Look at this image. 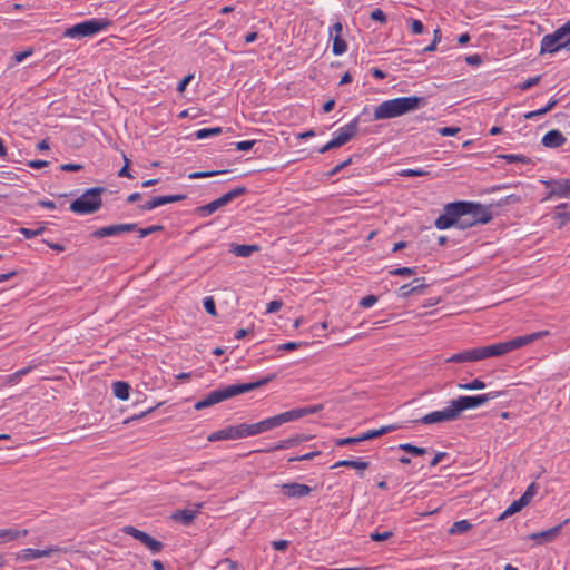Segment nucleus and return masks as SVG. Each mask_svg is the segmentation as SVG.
Returning a JSON list of instances; mask_svg holds the SVG:
<instances>
[{
    "label": "nucleus",
    "instance_id": "6e6552de",
    "mask_svg": "<svg viewBox=\"0 0 570 570\" xmlns=\"http://www.w3.org/2000/svg\"><path fill=\"white\" fill-rule=\"evenodd\" d=\"M248 424L242 423L238 425L227 426L223 430L215 431L207 436L209 442H216L220 440H238L250 436L248 432Z\"/></svg>",
    "mask_w": 570,
    "mask_h": 570
},
{
    "label": "nucleus",
    "instance_id": "a18cd8bd",
    "mask_svg": "<svg viewBox=\"0 0 570 570\" xmlns=\"http://www.w3.org/2000/svg\"><path fill=\"white\" fill-rule=\"evenodd\" d=\"M566 207H567V204H560L559 206H557L556 216H557V218H559L561 220L560 226H559L560 228L562 226H564L570 220V213L559 212L560 209H563Z\"/></svg>",
    "mask_w": 570,
    "mask_h": 570
},
{
    "label": "nucleus",
    "instance_id": "5fc2aeb1",
    "mask_svg": "<svg viewBox=\"0 0 570 570\" xmlns=\"http://www.w3.org/2000/svg\"><path fill=\"white\" fill-rule=\"evenodd\" d=\"M321 452L320 451H313V452H308V453H305L303 455H298V456H294V458H289L288 459V462H295V461H308V460H313L315 456L320 455Z\"/></svg>",
    "mask_w": 570,
    "mask_h": 570
},
{
    "label": "nucleus",
    "instance_id": "69168bd1",
    "mask_svg": "<svg viewBox=\"0 0 570 570\" xmlns=\"http://www.w3.org/2000/svg\"><path fill=\"white\" fill-rule=\"evenodd\" d=\"M254 145H255V140H244V141H239L236 144V149L246 151V150L252 149Z\"/></svg>",
    "mask_w": 570,
    "mask_h": 570
},
{
    "label": "nucleus",
    "instance_id": "a878e982",
    "mask_svg": "<svg viewBox=\"0 0 570 570\" xmlns=\"http://www.w3.org/2000/svg\"><path fill=\"white\" fill-rule=\"evenodd\" d=\"M247 193V188L245 186H239V187H236L229 191H227L226 194H224L223 196H220L218 199L220 206H226L227 204H229L230 202H233L234 199H236L237 197L239 196H243Z\"/></svg>",
    "mask_w": 570,
    "mask_h": 570
},
{
    "label": "nucleus",
    "instance_id": "37998d69",
    "mask_svg": "<svg viewBox=\"0 0 570 570\" xmlns=\"http://www.w3.org/2000/svg\"><path fill=\"white\" fill-rule=\"evenodd\" d=\"M225 173H227V171L226 170L194 171V173L189 174L188 177L190 179L207 178V177H213V176H216L219 174H225Z\"/></svg>",
    "mask_w": 570,
    "mask_h": 570
},
{
    "label": "nucleus",
    "instance_id": "1a4fd4ad",
    "mask_svg": "<svg viewBox=\"0 0 570 570\" xmlns=\"http://www.w3.org/2000/svg\"><path fill=\"white\" fill-rule=\"evenodd\" d=\"M464 205L459 204V202L449 203L444 207V213L440 215L435 220V227L438 229H446L452 226H455L456 220L460 216H462Z\"/></svg>",
    "mask_w": 570,
    "mask_h": 570
},
{
    "label": "nucleus",
    "instance_id": "9d476101",
    "mask_svg": "<svg viewBox=\"0 0 570 570\" xmlns=\"http://www.w3.org/2000/svg\"><path fill=\"white\" fill-rule=\"evenodd\" d=\"M288 422V417L286 412H283L281 414H277L272 417H267L263 421H259L257 423L248 424V432L250 436L261 434L266 431H271L273 429H276L285 423Z\"/></svg>",
    "mask_w": 570,
    "mask_h": 570
},
{
    "label": "nucleus",
    "instance_id": "473e14b6",
    "mask_svg": "<svg viewBox=\"0 0 570 570\" xmlns=\"http://www.w3.org/2000/svg\"><path fill=\"white\" fill-rule=\"evenodd\" d=\"M330 38L333 39L332 52L335 56H340V55H343L344 52H346L347 43L342 38V36H333V37H330Z\"/></svg>",
    "mask_w": 570,
    "mask_h": 570
},
{
    "label": "nucleus",
    "instance_id": "6ab92c4d",
    "mask_svg": "<svg viewBox=\"0 0 570 570\" xmlns=\"http://www.w3.org/2000/svg\"><path fill=\"white\" fill-rule=\"evenodd\" d=\"M547 335H549V331H540V332H534V333L527 334L523 336L514 337L509 341L510 350L511 351L518 350V348H520L524 345H528V344L534 342L535 340L544 337Z\"/></svg>",
    "mask_w": 570,
    "mask_h": 570
},
{
    "label": "nucleus",
    "instance_id": "39448f33",
    "mask_svg": "<svg viewBox=\"0 0 570 570\" xmlns=\"http://www.w3.org/2000/svg\"><path fill=\"white\" fill-rule=\"evenodd\" d=\"M503 391H491L485 394L472 395V396H459L455 400H452L453 406L456 411L458 417L461 416V413L469 409H475L489 401L495 400L497 397L503 395Z\"/></svg>",
    "mask_w": 570,
    "mask_h": 570
},
{
    "label": "nucleus",
    "instance_id": "7c9ffc66",
    "mask_svg": "<svg viewBox=\"0 0 570 570\" xmlns=\"http://www.w3.org/2000/svg\"><path fill=\"white\" fill-rule=\"evenodd\" d=\"M218 199H215L206 205L199 206L195 209V213L202 217H206L215 213L220 208Z\"/></svg>",
    "mask_w": 570,
    "mask_h": 570
},
{
    "label": "nucleus",
    "instance_id": "6e6d98bb",
    "mask_svg": "<svg viewBox=\"0 0 570 570\" xmlns=\"http://www.w3.org/2000/svg\"><path fill=\"white\" fill-rule=\"evenodd\" d=\"M379 297L376 295H367L365 297H363L361 301H360V305L364 308H368V307H372L376 302H377Z\"/></svg>",
    "mask_w": 570,
    "mask_h": 570
},
{
    "label": "nucleus",
    "instance_id": "2eb2a0df",
    "mask_svg": "<svg viewBox=\"0 0 570 570\" xmlns=\"http://www.w3.org/2000/svg\"><path fill=\"white\" fill-rule=\"evenodd\" d=\"M476 351H478L479 361L488 358V357L501 356V355H504V354L511 352L510 346H509V341L499 342V343L488 345V346L476 347Z\"/></svg>",
    "mask_w": 570,
    "mask_h": 570
},
{
    "label": "nucleus",
    "instance_id": "e433bc0d",
    "mask_svg": "<svg viewBox=\"0 0 570 570\" xmlns=\"http://www.w3.org/2000/svg\"><path fill=\"white\" fill-rule=\"evenodd\" d=\"M186 197L187 196L185 194L164 195V196H156V200H157V204L159 207V206H163L166 204L184 200V199H186Z\"/></svg>",
    "mask_w": 570,
    "mask_h": 570
},
{
    "label": "nucleus",
    "instance_id": "72a5a7b5",
    "mask_svg": "<svg viewBox=\"0 0 570 570\" xmlns=\"http://www.w3.org/2000/svg\"><path fill=\"white\" fill-rule=\"evenodd\" d=\"M498 158L504 159L507 163H521V164H533L531 158L524 155H514V154H501L497 156Z\"/></svg>",
    "mask_w": 570,
    "mask_h": 570
},
{
    "label": "nucleus",
    "instance_id": "7ed1b4c3",
    "mask_svg": "<svg viewBox=\"0 0 570 570\" xmlns=\"http://www.w3.org/2000/svg\"><path fill=\"white\" fill-rule=\"evenodd\" d=\"M106 191L104 187L87 189L81 196L71 202L70 210L79 215L94 214L102 206L101 195Z\"/></svg>",
    "mask_w": 570,
    "mask_h": 570
},
{
    "label": "nucleus",
    "instance_id": "9b49d317",
    "mask_svg": "<svg viewBox=\"0 0 570 570\" xmlns=\"http://www.w3.org/2000/svg\"><path fill=\"white\" fill-rule=\"evenodd\" d=\"M456 411L453 406L452 401L450 402V406L441 410V411H434L431 412L421 419L414 420V423H423V424H436L442 422H450L458 420Z\"/></svg>",
    "mask_w": 570,
    "mask_h": 570
},
{
    "label": "nucleus",
    "instance_id": "c85d7f7f",
    "mask_svg": "<svg viewBox=\"0 0 570 570\" xmlns=\"http://www.w3.org/2000/svg\"><path fill=\"white\" fill-rule=\"evenodd\" d=\"M257 245H232V253L238 257H249L254 252H257Z\"/></svg>",
    "mask_w": 570,
    "mask_h": 570
},
{
    "label": "nucleus",
    "instance_id": "dca6fc26",
    "mask_svg": "<svg viewBox=\"0 0 570 570\" xmlns=\"http://www.w3.org/2000/svg\"><path fill=\"white\" fill-rule=\"evenodd\" d=\"M312 436L306 434H295L288 439L281 440L278 443L274 444L268 449L257 450V452L271 453L275 451L286 450L293 446H296L303 442L311 440Z\"/></svg>",
    "mask_w": 570,
    "mask_h": 570
},
{
    "label": "nucleus",
    "instance_id": "49530a36",
    "mask_svg": "<svg viewBox=\"0 0 570 570\" xmlns=\"http://www.w3.org/2000/svg\"><path fill=\"white\" fill-rule=\"evenodd\" d=\"M153 553H158L164 548L163 542L156 540L151 535L149 537L147 543L145 544Z\"/></svg>",
    "mask_w": 570,
    "mask_h": 570
},
{
    "label": "nucleus",
    "instance_id": "ea45409f",
    "mask_svg": "<svg viewBox=\"0 0 570 570\" xmlns=\"http://www.w3.org/2000/svg\"><path fill=\"white\" fill-rule=\"evenodd\" d=\"M459 387L465 391L483 390L485 387V383L480 379H475L470 383L459 384Z\"/></svg>",
    "mask_w": 570,
    "mask_h": 570
},
{
    "label": "nucleus",
    "instance_id": "4c0bfd02",
    "mask_svg": "<svg viewBox=\"0 0 570 570\" xmlns=\"http://www.w3.org/2000/svg\"><path fill=\"white\" fill-rule=\"evenodd\" d=\"M399 449L414 456L424 455L428 452L425 448H420L411 443H402L399 445Z\"/></svg>",
    "mask_w": 570,
    "mask_h": 570
},
{
    "label": "nucleus",
    "instance_id": "f03ea898",
    "mask_svg": "<svg viewBox=\"0 0 570 570\" xmlns=\"http://www.w3.org/2000/svg\"><path fill=\"white\" fill-rule=\"evenodd\" d=\"M426 105L424 97L410 96L385 100L375 107L373 117L375 120L401 117Z\"/></svg>",
    "mask_w": 570,
    "mask_h": 570
},
{
    "label": "nucleus",
    "instance_id": "c756f323",
    "mask_svg": "<svg viewBox=\"0 0 570 570\" xmlns=\"http://www.w3.org/2000/svg\"><path fill=\"white\" fill-rule=\"evenodd\" d=\"M27 534H28V530L19 531V530H13V529H1L0 530V541L7 542V541L17 540L20 537H24Z\"/></svg>",
    "mask_w": 570,
    "mask_h": 570
},
{
    "label": "nucleus",
    "instance_id": "bf43d9fd",
    "mask_svg": "<svg viewBox=\"0 0 570 570\" xmlns=\"http://www.w3.org/2000/svg\"><path fill=\"white\" fill-rule=\"evenodd\" d=\"M392 535H393V533L391 531H385L383 533L373 532L370 534V538L373 541H385V540L390 539Z\"/></svg>",
    "mask_w": 570,
    "mask_h": 570
},
{
    "label": "nucleus",
    "instance_id": "2f4dec72",
    "mask_svg": "<svg viewBox=\"0 0 570 570\" xmlns=\"http://www.w3.org/2000/svg\"><path fill=\"white\" fill-rule=\"evenodd\" d=\"M124 532L128 535H131L132 538H135L136 540H139L144 546L147 543L148 539H149V534L132 527V525H127L124 528Z\"/></svg>",
    "mask_w": 570,
    "mask_h": 570
},
{
    "label": "nucleus",
    "instance_id": "052dcab7",
    "mask_svg": "<svg viewBox=\"0 0 570 570\" xmlns=\"http://www.w3.org/2000/svg\"><path fill=\"white\" fill-rule=\"evenodd\" d=\"M460 131L459 127H442L439 128L438 132L441 136H454Z\"/></svg>",
    "mask_w": 570,
    "mask_h": 570
},
{
    "label": "nucleus",
    "instance_id": "e2e57ef3",
    "mask_svg": "<svg viewBox=\"0 0 570 570\" xmlns=\"http://www.w3.org/2000/svg\"><path fill=\"white\" fill-rule=\"evenodd\" d=\"M283 306V302L279 299H274L267 304L266 313H275L281 309Z\"/></svg>",
    "mask_w": 570,
    "mask_h": 570
},
{
    "label": "nucleus",
    "instance_id": "393cba45",
    "mask_svg": "<svg viewBox=\"0 0 570 570\" xmlns=\"http://www.w3.org/2000/svg\"><path fill=\"white\" fill-rule=\"evenodd\" d=\"M397 428H399L397 425L391 424V425L382 426L377 430H370L367 432H364L361 434L362 442L382 436L390 432H393V431L397 430Z\"/></svg>",
    "mask_w": 570,
    "mask_h": 570
},
{
    "label": "nucleus",
    "instance_id": "b1692460",
    "mask_svg": "<svg viewBox=\"0 0 570 570\" xmlns=\"http://www.w3.org/2000/svg\"><path fill=\"white\" fill-rule=\"evenodd\" d=\"M198 514V509L196 510H178L173 514V519L183 523L184 525H189L196 515Z\"/></svg>",
    "mask_w": 570,
    "mask_h": 570
},
{
    "label": "nucleus",
    "instance_id": "4d7b16f0",
    "mask_svg": "<svg viewBox=\"0 0 570 570\" xmlns=\"http://www.w3.org/2000/svg\"><path fill=\"white\" fill-rule=\"evenodd\" d=\"M540 79H541V76H535V77L529 78V79H527L524 82H522V83L519 86V88H520L521 90H523V91H524V90H528V89H530L531 87H533V86L538 85V83H539V81H540Z\"/></svg>",
    "mask_w": 570,
    "mask_h": 570
},
{
    "label": "nucleus",
    "instance_id": "680f3d73",
    "mask_svg": "<svg viewBox=\"0 0 570 570\" xmlns=\"http://www.w3.org/2000/svg\"><path fill=\"white\" fill-rule=\"evenodd\" d=\"M423 30H424V26L420 20H416V19L411 20V31L414 35H420L423 32Z\"/></svg>",
    "mask_w": 570,
    "mask_h": 570
},
{
    "label": "nucleus",
    "instance_id": "a211bd4d",
    "mask_svg": "<svg viewBox=\"0 0 570 570\" xmlns=\"http://www.w3.org/2000/svg\"><path fill=\"white\" fill-rule=\"evenodd\" d=\"M281 491L287 498H304L311 493L312 488L306 484L291 482L282 484Z\"/></svg>",
    "mask_w": 570,
    "mask_h": 570
},
{
    "label": "nucleus",
    "instance_id": "aec40b11",
    "mask_svg": "<svg viewBox=\"0 0 570 570\" xmlns=\"http://www.w3.org/2000/svg\"><path fill=\"white\" fill-rule=\"evenodd\" d=\"M358 118H354L352 121H350L346 126L342 127L338 130L337 138L341 141L342 145H345L348 142L358 131Z\"/></svg>",
    "mask_w": 570,
    "mask_h": 570
},
{
    "label": "nucleus",
    "instance_id": "cd10ccee",
    "mask_svg": "<svg viewBox=\"0 0 570 570\" xmlns=\"http://www.w3.org/2000/svg\"><path fill=\"white\" fill-rule=\"evenodd\" d=\"M112 392L114 395L119 400H128L129 392H130V385L127 382L124 381H117L112 383Z\"/></svg>",
    "mask_w": 570,
    "mask_h": 570
},
{
    "label": "nucleus",
    "instance_id": "412c9836",
    "mask_svg": "<svg viewBox=\"0 0 570 570\" xmlns=\"http://www.w3.org/2000/svg\"><path fill=\"white\" fill-rule=\"evenodd\" d=\"M541 142L547 148H558L566 142V137L558 129H552L542 137Z\"/></svg>",
    "mask_w": 570,
    "mask_h": 570
},
{
    "label": "nucleus",
    "instance_id": "ddd939ff",
    "mask_svg": "<svg viewBox=\"0 0 570 570\" xmlns=\"http://www.w3.org/2000/svg\"><path fill=\"white\" fill-rule=\"evenodd\" d=\"M67 552H68L67 548H62L59 546H51V547L42 549V550L27 548V549H23L20 551L18 559L23 562H27V561L39 559L42 557H50L53 553H67Z\"/></svg>",
    "mask_w": 570,
    "mask_h": 570
},
{
    "label": "nucleus",
    "instance_id": "8fccbe9b",
    "mask_svg": "<svg viewBox=\"0 0 570 570\" xmlns=\"http://www.w3.org/2000/svg\"><path fill=\"white\" fill-rule=\"evenodd\" d=\"M429 171L423 169H403L400 171V176L402 177H422L428 176Z\"/></svg>",
    "mask_w": 570,
    "mask_h": 570
},
{
    "label": "nucleus",
    "instance_id": "338daca9",
    "mask_svg": "<svg viewBox=\"0 0 570 570\" xmlns=\"http://www.w3.org/2000/svg\"><path fill=\"white\" fill-rule=\"evenodd\" d=\"M289 542L287 540H277L272 542V547L277 551H284L288 548Z\"/></svg>",
    "mask_w": 570,
    "mask_h": 570
},
{
    "label": "nucleus",
    "instance_id": "a19ab883",
    "mask_svg": "<svg viewBox=\"0 0 570 570\" xmlns=\"http://www.w3.org/2000/svg\"><path fill=\"white\" fill-rule=\"evenodd\" d=\"M45 230V226H39L37 228H26V227H22L20 228V233L27 238V239H31L38 235H41Z\"/></svg>",
    "mask_w": 570,
    "mask_h": 570
},
{
    "label": "nucleus",
    "instance_id": "864d4df0",
    "mask_svg": "<svg viewBox=\"0 0 570 570\" xmlns=\"http://www.w3.org/2000/svg\"><path fill=\"white\" fill-rule=\"evenodd\" d=\"M389 274L390 275H399V276H412L415 274V271L413 268H410V267H400V268H395V269H390L389 271Z\"/></svg>",
    "mask_w": 570,
    "mask_h": 570
},
{
    "label": "nucleus",
    "instance_id": "4be33fe9",
    "mask_svg": "<svg viewBox=\"0 0 570 570\" xmlns=\"http://www.w3.org/2000/svg\"><path fill=\"white\" fill-rule=\"evenodd\" d=\"M323 407H324L323 404H316V405H312V406L298 407V409H293V410L286 411L288 422L298 420V419L309 415V414H315V413L322 411Z\"/></svg>",
    "mask_w": 570,
    "mask_h": 570
},
{
    "label": "nucleus",
    "instance_id": "603ef678",
    "mask_svg": "<svg viewBox=\"0 0 570 570\" xmlns=\"http://www.w3.org/2000/svg\"><path fill=\"white\" fill-rule=\"evenodd\" d=\"M204 308L212 316H216L217 315L216 306H215V301H214V298L212 296L205 297V299H204Z\"/></svg>",
    "mask_w": 570,
    "mask_h": 570
},
{
    "label": "nucleus",
    "instance_id": "58836bf2",
    "mask_svg": "<svg viewBox=\"0 0 570 570\" xmlns=\"http://www.w3.org/2000/svg\"><path fill=\"white\" fill-rule=\"evenodd\" d=\"M223 129L220 127L213 128H203L196 131L195 136L197 139H205L210 136H217L222 134Z\"/></svg>",
    "mask_w": 570,
    "mask_h": 570
},
{
    "label": "nucleus",
    "instance_id": "774afa93",
    "mask_svg": "<svg viewBox=\"0 0 570 570\" xmlns=\"http://www.w3.org/2000/svg\"><path fill=\"white\" fill-rule=\"evenodd\" d=\"M562 49H564L567 51H570V38L564 39L562 43H560L558 46H554L552 48L553 53H556V52H558L559 50H562Z\"/></svg>",
    "mask_w": 570,
    "mask_h": 570
},
{
    "label": "nucleus",
    "instance_id": "423d86ee",
    "mask_svg": "<svg viewBox=\"0 0 570 570\" xmlns=\"http://www.w3.org/2000/svg\"><path fill=\"white\" fill-rule=\"evenodd\" d=\"M459 204L464 205L462 215H470L475 225L487 224L493 217L490 206L464 200H460Z\"/></svg>",
    "mask_w": 570,
    "mask_h": 570
},
{
    "label": "nucleus",
    "instance_id": "5701e85b",
    "mask_svg": "<svg viewBox=\"0 0 570 570\" xmlns=\"http://www.w3.org/2000/svg\"><path fill=\"white\" fill-rule=\"evenodd\" d=\"M479 361L476 348L466 350L456 354H453L445 360L448 363H465Z\"/></svg>",
    "mask_w": 570,
    "mask_h": 570
},
{
    "label": "nucleus",
    "instance_id": "c03bdc74",
    "mask_svg": "<svg viewBox=\"0 0 570 570\" xmlns=\"http://www.w3.org/2000/svg\"><path fill=\"white\" fill-rule=\"evenodd\" d=\"M537 490H538V485L535 482H532L525 490V492L521 495V500H523V502L525 504H529V502L531 501V499L537 493Z\"/></svg>",
    "mask_w": 570,
    "mask_h": 570
},
{
    "label": "nucleus",
    "instance_id": "f257e3e1",
    "mask_svg": "<svg viewBox=\"0 0 570 570\" xmlns=\"http://www.w3.org/2000/svg\"><path fill=\"white\" fill-rule=\"evenodd\" d=\"M274 379H275V374H272V375L265 376L256 382L222 386L219 389H216V390L209 392L204 399L196 402L194 407L197 411L204 410L206 407L213 406L217 403H220L223 401H226V400L237 396L239 394L250 392L255 389L264 386L267 383H269L271 381H273Z\"/></svg>",
    "mask_w": 570,
    "mask_h": 570
},
{
    "label": "nucleus",
    "instance_id": "0eeeda50",
    "mask_svg": "<svg viewBox=\"0 0 570 570\" xmlns=\"http://www.w3.org/2000/svg\"><path fill=\"white\" fill-rule=\"evenodd\" d=\"M570 38V20L554 30V32L543 36L541 39L540 53H553L552 48Z\"/></svg>",
    "mask_w": 570,
    "mask_h": 570
},
{
    "label": "nucleus",
    "instance_id": "20e7f679",
    "mask_svg": "<svg viewBox=\"0 0 570 570\" xmlns=\"http://www.w3.org/2000/svg\"><path fill=\"white\" fill-rule=\"evenodd\" d=\"M111 24L108 19H90L83 22L77 23L70 28H67L63 32V37L67 38H85L94 36L101 30H105Z\"/></svg>",
    "mask_w": 570,
    "mask_h": 570
},
{
    "label": "nucleus",
    "instance_id": "4468645a",
    "mask_svg": "<svg viewBox=\"0 0 570 570\" xmlns=\"http://www.w3.org/2000/svg\"><path fill=\"white\" fill-rule=\"evenodd\" d=\"M542 184L549 188V193L547 198L559 197V198H568L570 197V180L569 179H550L543 180Z\"/></svg>",
    "mask_w": 570,
    "mask_h": 570
},
{
    "label": "nucleus",
    "instance_id": "c9c22d12",
    "mask_svg": "<svg viewBox=\"0 0 570 570\" xmlns=\"http://www.w3.org/2000/svg\"><path fill=\"white\" fill-rule=\"evenodd\" d=\"M525 505L527 504L521 499L513 501L508 507V509L499 517V520H503V519L508 518L509 515H512V514L519 512Z\"/></svg>",
    "mask_w": 570,
    "mask_h": 570
},
{
    "label": "nucleus",
    "instance_id": "09e8293b",
    "mask_svg": "<svg viewBox=\"0 0 570 570\" xmlns=\"http://www.w3.org/2000/svg\"><path fill=\"white\" fill-rule=\"evenodd\" d=\"M361 442H362L361 435H358V436H351V438H344V439H336L335 440V444L337 446L352 445V444H357V443H361Z\"/></svg>",
    "mask_w": 570,
    "mask_h": 570
},
{
    "label": "nucleus",
    "instance_id": "0e129e2a",
    "mask_svg": "<svg viewBox=\"0 0 570 570\" xmlns=\"http://www.w3.org/2000/svg\"><path fill=\"white\" fill-rule=\"evenodd\" d=\"M124 160H125V165L124 167L118 171V176L119 177H128V178H132V175L130 174L129 171V159L124 156Z\"/></svg>",
    "mask_w": 570,
    "mask_h": 570
},
{
    "label": "nucleus",
    "instance_id": "f704fd0d",
    "mask_svg": "<svg viewBox=\"0 0 570 570\" xmlns=\"http://www.w3.org/2000/svg\"><path fill=\"white\" fill-rule=\"evenodd\" d=\"M472 528V524L468 520L455 521L449 532L450 534H462L468 532Z\"/></svg>",
    "mask_w": 570,
    "mask_h": 570
},
{
    "label": "nucleus",
    "instance_id": "3c124183",
    "mask_svg": "<svg viewBox=\"0 0 570 570\" xmlns=\"http://www.w3.org/2000/svg\"><path fill=\"white\" fill-rule=\"evenodd\" d=\"M306 344L305 342H287L278 345L277 351H294Z\"/></svg>",
    "mask_w": 570,
    "mask_h": 570
},
{
    "label": "nucleus",
    "instance_id": "79ce46f5",
    "mask_svg": "<svg viewBox=\"0 0 570 570\" xmlns=\"http://www.w3.org/2000/svg\"><path fill=\"white\" fill-rule=\"evenodd\" d=\"M455 226L460 229H468L475 226L470 215H462L458 218Z\"/></svg>",
    "mask_w": 570,
    "mask_h": 570
},
{
    "label": "nucleus",
    "instance_id": "bb28decb",
    "mask_svg": "<svg viewBox=\"0 0 570 570\" xmlns=\"http://www.w3.org/2000/svg\"><path fill=\"white\" fill-rule=\"evenodd\" d=\"M341 466L353 468V469H356V470L364 471V470H366L370 466V462L363 461L361 459H358V460H342V461L336 462L332 466V469H336V468H341Z\"/></svg>",
    "mask_w": 570,
    "mask_h": 570
},
{
    "label": "nucleus",
    "instance_id": "de8ad7c7",
    "mask_svg": "<svg viewBox=\"0 0 570 570\" xmlns=\"http://www.w3.org/2000/svg\"><path fill=\"white\" fill-rule=\"evenodd\" d=\"M161 230H164L163 225H153V226H149L146 228H139L138 233H139V237L142 238V237L149 236L156 232H161Z\"/></svg>",
    "mask_w": 570,
    "mask_h": 570
},
{
    "label": "nucleus",
    "instance_id": "f8f14e48",
    "mask_svg": "<svg viewBox=\"0 0 570 570\" xmlns=\"http://www.w3.org/2000/svg\"><path fill=\"white\" fill-rule=\"evenodd\" d=\"M136 229H137V225L134 223L109 225V226H104V227H100V228L94 230L90 234V236L96 239H101L104 237L119 236L124 233L134 232Z\"/></svg>",
    "mask_w": 570,
    "mask_h": 570
},
{
    "label": "nucleus",
    "instance_id": "13d9d810",
    "mask_svg": "<svg viewBox=\"0 0 570 570\" xmlns=\"http://www.w3.org/2000/svg\"><path fill=\"white\" fill-rule=\"evenodd\" d=\"M371 19L381 23L386 22V14L381 9H375L371 12Z\"/></svg>",
    "mask_w": 570,
    "mask_h": 570
},
{
    "label": "nucleus",
    "instance_id": "f3484780",
    "mask_svg": "<svg viewBox=\"0 0 570 570\" xmlns=\"http://www.w3.org/2000/svg\"><path fill=\"white\" fill-rule=\"evenodd\" d=\"M568 522H569V519H566L562 523H560L551 529L529 534L527 537V539L534 540L539 544L551 542L561 533L562 527L564 524H567Z\"/></svg>",
    "mask_w": 570,
    "mask_h": 570
}]
</instances>
